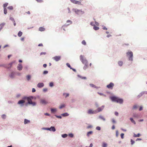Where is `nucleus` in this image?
<instances>
[{
  "label": "nucleus",
  "mask_w": 147,
  "mask_h": 147,
  "mask_svg": "<svg viewBox=\"0 0 147 147\" xmlns=\"http://www.w3.org/2000/svg\"><path fill=\"white\" fill-rule=\"evenodd\" d=\"M80 60L82 61V63L85 65L83 67V69H84L86 70L88 67L87 61L83 55H80Z\"/></svg>",
  "instance_id": "obj_1"
},
{
  "label": "nucleus",
  "mask_w": 147,
  "mask_h": 147,
  "mask_svg": "<svg viewBox=\"0 0 147 147\" xmlns=\"http://www.w3.org/2000/svg\"><path fill=\"white\" fill-rule=\"evenodd\" d=\"M80 60L82 61V63L85 65L83 67V69H84L86 70L88 67L87 61L83 55H80Z\"/></svg>",
  "instance_id": "obj_2"
},
{
  "label": "nucleus",
  "mask_w": 147,
  "mask_h": 147,
  "mask_svg": "<svg viewBox=\"0 0 147 147\" xmlns=\"http://www.w3.org/2000/svg\"><path fill=\"white\" fill-rule=\"evenodd\" d=\"M23 99L24 100H26L29 104L32 105V106H34L36 105V103L35 102H32V100L33 99V97L32 96H30L28 97H24Z\"/></svg>",
  "instance_id": "obj_3"
},
{
  "label": "nucleus",
  "mask_w": 147,
  "mask_h": 147,
  "mask_svg": "<svg viewBox=\"0 0 147 147\" xmlns=\"http://www.w3.org/2000/svg\"><path fill=\"white\" fill-rule=\"evenodd\" d=\"M126 55L128 57L129 61H133V52L131 51H128L126 53Z\"/></svg>",
  "instance_id": "obj_4"
},
{
  "label": "nucleus",
  "mask_w": 147,
  "mask_h": 147,
  "mask_svg": "<svg viewBox=\"0 0 147 147\" xmlns=\"http://www.w3.org/2000/svg\"><path fill=\"white\" fill-rule=\"evenodd\" d=\"M111 100L113 102H119V98L115 96H111L110 97Z\"/></svg>",
  "instance_id": "obj_5"
},
{
  "label": "nucleus",
  "mask_w": 147,
  "mask_h": 147,
  "mask_svg": "<svg viewBox=\"0 0 147 147\" xmlns=\"http://www.w3.org/2000/svg\"><path fill=\"white\" fill-rule=\"evenodd\" d=\"M73 10L76 14L79 15L82 14L84 13V11L76 9H74Z\"/></svg>",
  "instance_id": "obj_6"
},
{
  "label": "nucleus",
  "mask_w": 147,
  "mask_h": 147,
  "mask_svg": "<svg viewBox=\"0 0 147 147\" xmlns=\"http://www.w3.org/2000/svg\"><path fill=\"white\" fill-rule=\"evenodd\" d=\"M88 113L89 114H93L97 113V111L96 110L93 111L91 109H90L88 110Z\"/></svg>",
  "instance_id": "obj_7"
},
{
  "label": "nucleus",
  "mask_w": 147,
  "mask_h": 147,
  "mask_svg": "<svg viewBox=\"0 0 147 147\" xmlns=\"http://www.w3.org/2000/svg\"><path fill=\"white\" fill-rule=\"evenodd\" d=\"M114 86V84L113 83L111 82L107 86V87L109 89H112L113 88Z\"/></svg>",
  "instance_id": "obj_8"
},
{
  "label": "nucleus",
  "mask_w": 147,
  "mask_h": 147,
  "mask_svg": "<svg viewBox=\"0 0 147 147\" xmlns=\"http://www.w3.org/2000/svg\"><path fill=\"white\" fill-rule=\"evenodd\" d=\"M61 58L60 56H56L53 58V59L56 61H57L59 60Z\"/></svg>",
  "instance_id": "obj_9"
},
{
  "label": "nucleus",
  "mask_w": 147,
  "mask_h": 147,
  "mask_svg": "<svg viewBox=\"0 0 147 147\" xmlns=\"http://www.w3.org/2000/svg\"><path fill=\"white\" fill-rule=\"evenodd\" d=\"M71 2L73 3L78 5H81V3L79 1H77L75 0H70Z\"/></svg>",
  "instance_id": "obj_10"
},
{
  "label": "nucleus",
  "mask_w": 147,
  "mask_h": 147,
  "mask_svg": "<svg viewBox=\"0 0 147 147\" xmlns=\"http://www.w3.org/2000/svg\"><path fill=\"white\" fill-rule=\"evenodd\" d=\"M41 103L42 104H46L48 103V102L45 100L44 99H41L40 101Z\"/></svg>",
  "instance_id": "obj_11"
},
{
  "label": "nucleus",
  "mask_w": 147,
  "mask_h": 147,
  "mask_svg": "<svg viewBox=\"0 0 147 147\" xmlns=\"http://www.w3.org/2000/svg\"><path fill=\"white\" fill-rule=\"evenodd\" d=\"M44 86V84L42 83H40L38 84L37 87L39 88H42Z\"/></svg>",
  "instance_id": "obj_12"
},
{
  "label": "nucleus",
  "mask_w": 147,
  "mask_h": 147,
  "mask_svg": "<svg viewBox=\"0 0 147 147\" xmlns=\"http://www.w3.org/2000/svg\"><path fill=\"white\" fill-rule=\"evenodd\" d=\"M104 106H102L100 107H99L97 109V113L98 112H100L104 108Z\"/></svg>",
  "instance_id": "obj_13"
},
{
  "label": "nucleus",
  "mask_w": 147,
  "mask_h": 147,
  "mask_svg": "<svg viewBox=\"0 0 147 147\" xmlns=\"http://www.w3.org/2000/svg\"><path fill=\"white\" fill-rule=\"evenodd\" d=\"M22 66L21 64H19L18 66V69L19 70H21L22 69Z\"/></svg>",
  "instance_id": "obj_14"
},
{
  "label": "nucleus",
  "mask_w": 147,
  "mask_h": 147,
  "mask_svg": "<svg viewBox=\"0 0 147 147\" xmlns=\"http://www.w3.org/2000/svg\"><path fill=\"white\" fill-rule=\"evenodd\" d=\"M141 135V134L139 133H138L137 134L134 133L133 136L134 137H139Z\"/></svg>",
  "instance_id": "obj_15"
},
{
  "label": "nucleus",
  "mask_w": 147,
  "mask_h": 147,
  "mask_svg": "<svg viewBox=\"0 0 147 147\" xmlns=\"http://www.w3.org/2000/svg\"><path fill=\"white\" fill-rule=\"evenodd\" d=\"M143 95H144L143 92H142L141 93H140L137 96V97L138 98H140L141 96H142Z\"/></svg>",
  "instance_id": "obj_16"
},
{
  "label": "nucleus",
  "mask_w": 147,
  "mask_h": 147,
  "mask_svg": "<svg viewBox=\"0 0 147 147\" xmlns=\"http://www.w3.org/2000/svg\"><path fill=\"white\" fill-rule=\"evenodd\" d=\"M25 102V101L24 100H19L18 103V104H22Z\"/></svg>",
  "instance_id": "obj_17"
},
{
  "label": "nucleus",
  "mask_w": 147,
  "mask_h": 147,
  "mask_svg": "<svg viewBox=\"0 0 147 147\" xmlns=\"http://www.w3.org/2000/svg\"><path fill=\"white\" fill-rule=\"evenodd\" d=\"M138 107V106L137 105H134L132 109L133 110L137 109Z\"/></svg>",
  "instance_id": "obj_18"
},
{
  "label": "nucleus",
  "mask_w": 147,
  "mask_h": 147,
  "mask_svg": "<svg viewBox=\"0 0 147 147\" xmlns=\"http://www.w3.org/2000/svg\"><path fill=\"white\" fill-rule=\"evenodd\" d=\"M133 117H134L136 118H138L139 117V116L138 114H137L135 113H134L133 114Z\"/></svg>",
  "instance_id": "obj_19"
},
{
  "label": "nucleus",
  "mask_w": 147,
  "mask_h": 147,
  "mask_svg": "<svg viewBox=\"0 0 147 147\" xmlns=\"http://www.w3.org/2000/svg\"><path fill=\"white\" fill-rule=\"evenodd\" d=\"M13 63V62H12L11 63H9L8 65L6 67L8 68H11Z\"/></svg>",
  "instance_id": "obj_20"
},
{
  "label": "nucleus",
  "mask_w": 147,
  "mask_h": 147,
  "mask_svg": "<svg viewBox=\"0 0 147 147\" xmlns=\"http://www.w3.org/2000/svg\"><path fill=\"white\" fill-rule=\"evenodd\" d=\"M129 120L132 123L134 124H136V122L134 120L133 118L130 117L129 119Z\"/></svg>",
  "instance_id": "obj_21"
},
{
  "label": "nucleus",
  "mask_w": 147,
  "mask_h": 147,
  "mask_svg": "<svg viewBox=\"0 0 147 147\" xmlns=\"http://www.w3.org/2000/svg\"><path fill=\"white\" fill-rule=\"evenodd\" d=\"M30 123V121L26 119H25L24 121V123L26 124L27 123Z\"/></svg>",
  "instance_id": "obj_22"
},
{
  "label": "nucleus",
  "mask_w": 147,
  "mask_h": 147,
  "mask_svg": "<svg viewBox=\"0 0 147 147\" xmlns=\"http://www.w3.org/2000/svg\"><path fill=\"white\" fill-rule=\"evenodd\" d=\"M45 30V28L43 27H40L39 29V30L40 31H44Z\"/></svg>",
  "instance_id": "obj_23"
},
{
  "label": "nucleus",
  "mask_w": 147,
  "mask_h": 147,
  "mask_svg": "<svg viewBox=\"0 0 147 147\" xmlns=\"http://www.w3.org/2000/svg\"><path fill=\"white\" fill-rule=\"evenodd\" d=\"M55 129L54 127H51V131H55Z\"/></svg>",
  "instance_id": "obj_24"
},
{
  "label": "nucleus",
  "mask_w": 147,
  "mask_h": 147,
  "mask_svg": "<svg viewBox=\"0 0 147 147\" xmlns=\"http://www.w3.org/2000/svg\"><path fill=\"white\" fill-rule=\"evenodd\" d=\"M51 111L52 113H54L56 111V109H51Z\"/></svg>",
  "instance_id": "obj_25"
},
{
  "label": "nucleus",
  "mask_w": 147,
  "mask_h": 147,
  "mask_svg": "<svg viewBox=\"0 0 147 147\" xmlns=\"http://www.w3.org/2000/svg\"><path fill=\"white\" fill-rule=\"evenodd\" d=\"M130 142L131 145H133L135 143V141L132 139L130 140Z\"/></svg>",
  "instance_id": "obj_26"
},
{
  "label": "nucleus",
  "mask_w": 147,
  "mask_h": 147,
  "mask_svg": "<svg viewBox=\"0 0 147 147\" xmlns=\"http://www.w3.org/2000/svg\"><path fill=\"white\" fill-rule=\"evenodd\" d=\"M22 34V32L21 31H19L18 33V36L20 37Z\"/></svg>",
  "instance_id": "obj_27"
},
{
  "label": "nucleus",
  "mask_w": 147,
  "mask_h": 147,
  "mask_svg": "<svg viewBox=\"0 0 147 147\" xmlns=\"http://www.w3.org/2000/svg\"><path fill=\"white\" fill-rule=\"evenodd\" d=\"M69 114L67 113H63L61 114V115L63 116H68Z\"/></svg>",
  "instance_id": "obj_28"
},
{
  "label": "nucleus",
  "mask_w": 147,
  "mask_h": 147,
  "mask_svg": "<svg viewBox=\"0 0 147 147\" xmlns=\"http://www.w3.org/2000/svg\"><path fill=\"white\" fill-rule=\"evenodd\" d=\"M92 133L93 132L92 131L88 132L87 133V136H89L90 134H92Z\"/></svg>",
  "instance_id": "obj_29"
},
{
  "label": "nucleus",
  "mask_w": 147,
  "mask_h": 147,
  "mask_svg": "<svg viewBox=\"0 0 147 147\" xmlns=\"http://www.w3.org/2000/svg\"><path fill=\"white\" fill-rule=\"evenodd\" d=\"M78 77L81 78L82 79H86V77H82L80 76V75H78Z\"/></svg>",
  "instance_id": "obj_30"
},
{
  "label": "nucleus",
  "mask_w": 147,
  "mask_h": 147,
  "mask_svg": "<svg viewBox=\"0 0 147 147\" xmlns=\"http://www.w3.org/2000/svg\"><path fill=\"white\" fill-rule=\"evenodd\" d=\"M124 134L123 133H122L120 134V136L122 139H123L124 138Z\"/></svg>",
  "instance_id": "obj_31"
},
{
  "label": "nucleus",
  "mask_w": 147,
  "mask_h": 147,
  "mask_svg": "<svg viewBox=\"0 0 147 147\" xmlns=\"http://www.w3.org/2000/svg\"><path fill=\"white\" fill-rule=\"evenodd\" d=\"M93 28L95 30H97L99 29V28L98 27L94 26L93 27Z\"/></svg>",
  "instance_id": "obj_32"
},
{
  "label": "nucleus",
  "mask_w": 147,
  "mask_h": 147,
  "mask_svg": "<svg viewBox=\"0 0 147 147\" xmlns=\"http://www.w3.org/2000/svg\"><path fill=\"white\" fill-rule=\"evenodd\" d=\"M8 5V3H5L3 5V8H6V7Z\"/></svg>",
  "instance_id": "obj_33"
},
{
  "label": "nucleus",
  "mask_w": 147,
  "mask_h": 147,
  "mask_svg": "<svg viewBox=\"0 0 147 147\" xmlns=\"http://www.w3.org/2000/svg\"><path fill=\"white\" fill-rule=\"evenodd\" d=\"M27 79L28 80H30L31 78V76L30 75H28L26 76Z\"/></svg>",
  "instance_id": "obj_34"
},
{
  "label": "nucleus",
  "mask_w": 147,
  "mask_h": 147,
  "mask_svg": "<svg viewBox=\"0 0 147 147\" xmlns=\"http://www.w3.org/2000/svg\"><path fill=\"white\" fill-rule=\"evenodd\" d=\"M143 107L141 105L139 107V111H141L143 110Z\"/></svg>",
  "instance_id": "obj_35"
},
{
  "label": "nucleus",
  "mask_w": 147,
  "mask_h": 147,
  "mask_svg": "<svg viewBox=\"0 0 147 147\" xmlns=\"http://www.w3.org/2000/svg\"><path fill=\"white\" fill-rule=\"evenodd\" d=\"M107 144L106 143H103L102 145V147H107Z\"/></svg>",
  "instance_id": "obj_36"
},
{
  "label": "nucleus",
  "mask_w": 147,
  "mask_h": 147,
  "mask_svg": "<svg viewBox=\"0 0 147 147\" xmlns=\"http://www.w3.org/2000/svg\"><path fill=\"white\" fill-rule=\"evenodd\" d=\"M123 102V98H120V104H122Z\"/></svg>",
  "instance_id": "obj_37"
},
{
  "label": "nucleus",
  "mask_w": 147,
  "mask_h": 147,
  "mask_svg": "<svg viewBox=\"0 0 147 147\" xmlns=\"http://www.w3.org/2000/svg\"><path fill=\"white\" fill-rule=\"evenodd\" d=\"M65 107V105L64 104H62L59 107V108L60 109H62Z\"/></svg>",
  "instance_id": "obj_38"
},
{
  "label": "nucleus",
  "mask_w": 147,
  "mask_h": 147,
  "mask_svg": "<svg viewBox=\"0 0 147 147\" xmlns=\"http://www.w3.org/2000/svg\"><path fill=\"white\" fill-rule=\"evenodd\" d=\"M7 9L6 8H4V13L6 14L7 13Z\"/></svg>",
  "instance_id": "obj_39"
},
{
  "label": "nucleus",
  "mask_w": 147,
  "mask_h": 147,
  "mask_svg": "<svg viewBox=\"0 0 147 147\" xmlns=\"http://www.w3.org/2000/svg\"><path fill=\"white\" fill-rule=\"evenodd\" d=\"M66 65L69 67L70 68V69H72V68L71 67L70 64L69 63H67Z\"/></svg>",
  "instance_id": "obj_40"
},
{
  "label": "nucleus",
  "mask_w": 147,
  "mask_h": 147,
  "mask_svg": "<svg viewBox=\"0 0 147 147\" xmlns=\"http://www.w3.org/2000/svg\"><path fill=\"white\" fill-rule=\"evenodd\" d=\"M69 24H67V25H64L63 26H62V28H63V30H64V31H65V29H64V28H65V27H67V26H68V25H69Z\"/></svg>",
  "instance_id": "obj_41"
},
{
  "label": "nucleus",
  "mask_w": 147,
  "mask_h": 147,
  "mask_svg": "<svg viewBox=\"0 0 147 147\" xmlns=\"http://www.w3.org/2000/svg\"><path fill=\"white\" fill-rule=\"evenodd\" d=\"M67 136V135L66 134H65L62 135V137L63 138H66Z\"/></svg>",
  "instance_id": "obj_42"
},
{
  "label": "nucleus",
  "mask_w": 147,
  "mask_h": 147,
  "mask_svg": "<svg viewBox=\"0 0 147 147\" xmlns=\"http://www.w3.org/2000/svg\"><path fill=\"white\" fill-rule=\"evenodd\" d=\"M82 43L84 45H86V42L85 40H83L82 41Z\"/></svg>",
  "instance_id": "obj_43"
},
{
  "label": "nucleus",
  "mask_w": 147,
  "mask_h": 147,
  "mask_svg": "<svg viewBox=\"0 0 147 147\" xmlns=\"http://www.w3.org/2000/svg\"><path fill=\"white\" fill-rule=\"evenodd\" d=\"M7 8L10 10H12L13 9V7L12 6H9L7 7Z\"/></svg>",
  "instance_id": "obj_44"
},
{
  "label": "nucleus",
  "mask_w": 147,
  "mask_h": 147,
  "mask_svg": "<svg viewBox=\"0 0 147 147\" xmlns=\"http://www.w3.org/2000/svg\"><path fill=\"white\" fill-rule=\"evenodd\" d=\"M1 117L3 119H5L6 117V116L4 114L3 115L1 116Z\"/></svg>",
  "instance_id": "obj_45"
},
{
  "label": "nucleus",
  "mask_w": 147,
  "mask_h": 147,
  "mask_svg": "<svg viewBox=\"0 0 147 147\" xmlns=\"http://www.w3.org/2000/svg\"><path fill=\"white\" fill-rule=\"evenodd\" d=\"M63 95H65V97H66L69 96V94L68 93H64Z\"/></svg>",
  "instance_id": "obj_46"
},
{
  "label": "nucleus",
  "mask_w": 147,
  "mask_h": 147,
  "mask_svg": "<svg viewBox=\"0 0 147 147\" xmlns=\"http://www.w3.org/2000/svg\"><path fill=\"white\" fill-rule=\"evenodd\" d=\"M90 86L92 87H94V88H96V86H95L93 84H90Z\"/></svg>",
  "instance_id": "obj_47"
},
{
  "label": "nucleus",
  "mask_w": 147,
  "mask_h": 147,
  "mask_svg": "<svg viewBox=\"0 0 147 147\" xmlns=\"http://www.w3.org/2000/svg\"><path fill=\"white\" fill-rule=\"evenodd\" d=\"M14 75V73L13 72L11 73V74L10 75V76L11 78H12L13 77V76Z\"/></svg>",
  "instance_id": "obj_48"
},
{
  "label": "nucleus",
  "mask_w": 147,
  "mask_h": 147,
  "mask_svg": "<svg viewBox=\"0 0 147 147\" xmlns=\"http://www.w3.org/2000/svg\"><path fill=\"white\" fill-rule=\"evenodd\" d=\"M69 136L71 138H72L73 137V135L72 134H69Z\"/></svg>",
  "instance_id": "obj_49"
},
{
  "label": "nucleus",
  "mask_w": 147,
  "mask_h": 147,
  "mask_svg": "<svg viewBox=\"0 0 147 147\" xmlns=\"http://www.w3.org/2000/svg\"><path fill=\"white\" fill-rule=\"evenodd\" d=\"M48 72L47 71H45L43 72V74H46L48 73Z\"/></svg>",
  "instance_id": "obj_50"
},
{
  "label": "nucleus",
  "mask_w": 147,
  "mask_h": 147,
  "mask_svg": "<svg viewBox=\"0 0 147 147\" xmlns=\"http://www.w3.org/2000/svg\"><path fill=\"white\" fill-rule=\"evenodd\" d=\"M96 129L98 130H100V127L99 126H97L96 127Z\"/></svg>",
  "instance_id": "obj_51"
},
{
  "label": "nucleus",
  "mask_w": 147,
  "mask_h": 147,
  "mask_svg": "<svg viewBox=\"0 0 147 147\" xmlns=\"http://www.w3.org/2000/svg\"><path fill=\"white\" fill-rule=\"evenodd\" d=\"M53 85V82H51L50 83L49 86L51 87H52Z\"/></svg>",
  "instance_id": "obj_52"
},
{
  "label": "nucleus",
  "mask_w": 147,
  "mask_h": 147,
  "mask_svg": "<svg viewBox=\"0 0 147 147\" xmlns=\"http://www.w3.org/2000/svg\"><path fill=\"white\" fill-rule=\"evenodd\" d=\"M142 140V139L141 138H137L136 140V141H140Z\"/></svg>",
  "instance_id": "obj_53"
},
{
  "label": "nucleus",
  "mask_w": 147,
  "mask_h": 147,
  "mask_svg": "<svg viewBox=\"0 0 147 147\" xmlns=\"http://www.w3.org/2000/svg\"><path fill=\"white\" fill-rule=\"evenodd\" d=\"M112 122L114 123H116V121H115L114 119H112Z\"/></svg>",
  "instance_id": "obj_54"
},
{
  "label": "nucleus",
  "mask_w": 147,
  "mask_h": 147,
  "mask_svg": "<svg viewBox=\"0 0 147 147\" xmlns=\"http://www.w3.org/2000/svg\"><path fill=\"white\" fill-rule=\"evenodd\" d=\"M67 23H69V24H71L72 23V22L70 20H68L67 21Z\"/></svg>",
  "instance_id": "obj_55"
},
{
  "label": "nucleus",
  "mask_w": 147,
  "mask_h": 147,
  "mask_svg": "<svg viewBox=\"0 0 147 147\" xmlns=\"http://www.w3.org/2000/svg\"><path fill=\"white\" fill-rule=\"evenodd\" d=\"M115 114L116 116H118L119 115L118 113L117 112H115Z\"/></svg>",
  "instance_id": "obj_56"
},
{
  "label": "nucleus",
  "mask_w": 147,
  "mask_h": 147,
  "mask_svg": "<svg viewBox=\"0 0 147 147\" xmlns=\"http://www.w3.org/2000/svg\"><path fill=\"white\" fill-rule=\"evenodd\" d=\"M47 90V88H45L43 89V91L45 92H46Z\"/></svg>",
  "instance_id": "obj_57"
},
{
  "label": "nucleus",
  "mask_w": 147,
  "mask_h": 147,
  "mask_svg": "<svg viewBox=\"0 0 147 147\" xmlns=\"http://www.w3.org/2000/svg\"><path fill=\"white\" fill-rule=\"evenodd\" d=\"M46 52H42L41 53H40V55H45L46 54Z\"/></svg>",
  "instance_id": "obj_58"
},
{
  "label": "nucleus",
  "mask_w": 147,
  "mask_h": 147,
  "mask_svg": "<svg viewBox=\"0 0 147 147\" xmlns=\"http://www.w3.org/2000/svg\"><path fill=\"white\" fill-rule=\"evenodd\" d=\"M116 136L117 137H118V131H116Z\"/></svg>",
  "instance_id": "obj_59"
},
{
  "label": "nucleus",
  "mask_w": 147,
  "mask_h": 147,
  "mask_svg": "<svg viewBox=\"0 0 147 147\" xmlns=\"http://www.w3.org/2000/svg\"><path fill=\"white\" fill-rule=\"evenodd\" d=\"M38 2H42V0H36Z\"/></svg>",
  "instance_id": "obj_60"
},
{
  "label": "nucleus",
  "mask_w": 147,
  "mask_h": 147,
  "mask_svg": "<svg viewBox=\"0 0 147 147\" xmlns=\"http://www.w3.org/2000/svg\"><path fill=\"white\" fill-rule=\"evenodd\" d=\"M121 129L122 130V131H126V129H123V128H121Z\"/></svg>",
  "instance_id": "obj_61"
},
{
  "label": "nucleus",
  "mask_w": 147,
  "mask_h": 147,
  "mask_svg": "<svg viewBox=\"0 0 147 147\" xmlns=\"http://www.w3.org/2000/svg\"><path fill=\"white\" fill-rule=\"evenodd\" d=\"M92 126L91 125H89L87 127V128H90L92 127Z\"/></svg>",
  "instance_id": "obj_62"
},
{
  "label": "nucleus",
  "mask_w": 147,
  "mask_h": 147,
  "mask_svg": "<svg viewBox=\"0 0 147 147\" xmlns=\"http://www.w3.org/2000/svg\"><path fill=\"white\" fill-rule=\"evenodd\" d=\"M32 92H35L36 91V90H35V89L34 88H33L32 89Z\"/></svg>",
  "instance_id": "obj_63"
},
{
  "label": "nucleus",
  "mask_w": 147,
  "mask_h": 147,
  "mask_svg": "<svg viewBox=\"0 0 147 147\" xmlns=\"http://www.w3.org/2000/svg\"><path fill=\"white\" fill-rule=\"evenodd\" d=\"M143 92L144 94H147V91H142Z\"/></svg>",
  "instance_id": "obj_64"
}]
</instances>
